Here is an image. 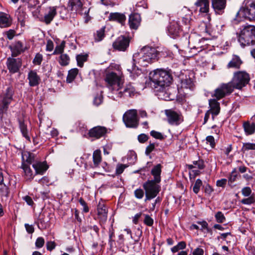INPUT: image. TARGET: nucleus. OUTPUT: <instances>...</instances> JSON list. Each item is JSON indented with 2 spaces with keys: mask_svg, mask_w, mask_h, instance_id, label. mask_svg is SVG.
I'll use <instances>...</instances> for the list:
<instances>
[{
  "mask_svg": "<svg viewBox=\"0 0 255 255\" xmlns=\"http://www.w3.org/2000/svg\"><path fill=\"white\" fill-rule=\"evenodd\" d=\"M179 14L180 18H178L177 21H171L167 27L168 33L173 38H176L183 33H188L193 23L192 13L189 9L183 8Z\"/></svg>",
  "mask_w": 255,
  "mask_h": 255,
  "instance_id": "f257e3e1",
  "label": "nucleus"
},
{
  "mask_svg": "<svg viewBox=\"0 0 255 255\" xmlns=\"http://www.w3.org/2000/svg\"><path fill=\"white\" fill-rule=\"evenodd\" d=\"M159 54V52L155 48L144 46L139 52L133 54L132 57L133 63L131 69H128V70L130 73H132L136 67V63L141 66H147L148 64L157 60Z\"/></svg>",
  "mask_w": 255,
  "mask_h": 255,
  "instance_id": "f03ea898",
  "label": "nucleus"
},
{
  "mask_svg": "<svg viewBox=\"0 0 255 255\" xmlns=\"http://www.w3.org/2000/svg\"><path fill=\"white\" fill-rule=\"evenodd\" d=\"M150 85L156 92H163L166 87L169 86L172 81V76L169 72L157 69L150 75Z\"/></svg>",
  "mask_w": 255,
  "mask_h": 255,
  "instance_id": "7ed1b4c3",
  "label": "nucleus"
},
{
  "mask_svg": "<svg viewBox=\"0 0 255 255\" xmlns=\"http://www.w3.org/2000/svg\"><path fill=\"white\" fill-rule=\"evenodd\" d=\"M238 40L243 47L255 44V26L248 25L242 26Z\"/></svg>",
  "mask_w": 255,
  "mask_h": 255,
  "instance_id": "20e7f679",
  "label": "nucleus"
},
{
  "mask_svg": "<svg viewBox=\"0 0 255 255\" xmlns=\"http://www.w3.org/2000/svg\"><path fill=\"white\" fill-rule=\"evenodd\" d=\"M14 89L12 87H7L0 95V116L1 118L6 113L9 104L13 100Z\"/></svg>",
  "mask_w": 255,
  "mask_h": 255,
  "instance_id": "39448f33",
  "label": "nucleus"
},
{
  "mask_svg": "<svg viewBox=\"0 0 255 255\" xmlns=\"http://www.w3.org/2000/svg\"><path fill=\"white\" fill-rule=\"evenodd\" d=\"M250 80V75L248 73L238 71L234 73L232 81L229 83L231 84L233 90L241 89L249 83Z\"/></svg>",
  "mask_w": 255,
  "mask_h": 255,
  "instance_id": "423d86ee",
  "label": "nucleus"
},
{
  "mask_svg": "<svg viewBox=\"0 0 255 255\" xmlns=\"http://www.w3.org/2000/svg\"><path fill=\"white\" fill-rule=\"evenodd\" d=\"M243 4L237 14L240 13L250 21H255V0H245Z\"/></svg>",
  "mask_w": 255,
  "mask_h": 255,
  "instance_id": "0eeeda50",
  "label": "nucleus"
},
{
  "mask_svg": "<svg viewBox=\"0 0 255 255\" xmlns=\"http://www.w3.org/2000/svg\"><path fill=\"white\" fill-rule=\"evenodd\" d=\"M155 181L148 180L143 184L145 190V201L150 200L156 197L160 191V186Z\"/></svg>",
  "mask_w": 255,
  "mask_h": 255,
  "instance_id": "6e6552de",
  "label": "nucleus"
},
{
  "mask_svg": "<svg viewBox=\"0 0 255 255\" xmlns=\"http://www.w3.org/2000/svg\"><path fill=\"white\" fill-rule=\"evenodd\" d=\"M123 121L127 128H137L139 125L137 111L131 109L126 111L123 116Z\"/></svg>",
  "mask_w": 255,
  "mask_h": 255,
  "instance_id": "1a4fd4ad",
  "label": "nucleus"
},
{
  "mask_svg": "<svg viewBox=\"0 0 255 255\" xmlns=\"http://www.w3.org/2000/svg\"><path fill=\"white\" fill-rule=\"evenodd\" d=\"M196 7L199 8V11L200 13H206L208 21L204 22L205 26V31L208 32L211 27L210 21L211 20V16L208 14L210 8L209 0H197L195 3Z\"/></svg>",
  "mask_w": 255,
  "mask_h": 255,
  "instance_id": "9d476101",
  "label": "nucleus"
},
{
  "mask_svg": "<svg viewBox=\"0 0 255 255\" xmlns=\"http://www.w3.org/2000/svg\"><path fill=\"white\" fill-rule=\"evenodd\" d=\"M233 91L230 83H222L214 90V93L212 94V97L215 98V99L220 100L230 95Z\"/></svg>",
  "mask_w": 255,
  "mask_h": 255,
  "instance_id": "9b49d317",
  "label": "nucleus"
},
{
  "mask_svg": "<svg viewBox=\"0 0 255 255\" xmlns=\"http://www.w3.org/2000/svg\"><path fill=\"white\" fill-rule=\"evenodd\" d=\"M165 114L168 123L172 126H178L183 122V116L180 112H175L172 109L166 110Z\"/></svg>",
  "mask_w": 255,
  "mask_h": 255,
  "instance_id": "f8f14e48",
  "label": "nucleus"
},
{
  "mask_svg": "<svg viewBox=\"0 0 255 255\" xmlns=\"http://www.w3.org/2000/svg\"><path fill=\"white\" fill-rule=\"evenodd\" d=\"M130 38L121 35L118 37L113 43V48L119 51H125L129 47Z\"/></svg>",
  "mask_w": 255,
  "mask_h": 255,
  "instance_id": "ddd939ff",
  "label": "nucleus"
},
{
  "mask_svg": "<svg viewBox=\"0 0 255 255\" xmlns=\"http://www.w3.org/2000/svg\"><path fill=\"white\" fill-rule=\"evenodd\" d=\"M108 132V129L103 126H96L91 128L88 133L90 137L98 139L104 137Z\"/></svg>",
  "mask_w": 255,
  "mask_h": 255,
  "instance_id": "4468645a",
  "label": "nucleus"
},
{
  "mask_svg": "<svg viewBox=\"0 0 255 255\" xmlns=\"http://www.w3.org/2000/svg\"><path fill=\"white\" fill-rule=\"evenodd\" d=\"M22 65V61L20 58H13L8 57L6 61V66L9 72L14 74L19 71Z\"/></svg>",
  "mask_w": 255,
  "mask_h": 255,
  "instance_id": "2eb2a0df",
  "label": "nucleus"
},
{
  "mask_svg": "<svg viewBox=\"0 0 255 255\" xmlns=\"http://www.w3.org/2000/svg\"><path fill=\"white\" fill-rule=\"evenodd\" d=\"M97 215L101 226L104 224L107 220L108 209L103 203H99L97 206Z\"/></svg>",
  "mask_w": 255,
  "mask_h": 255,
  "instance_id": "dca6fc26",
  "label": "nucleus"
},
{
  "mask_svg": "<svg viewBox=\"0 0 255 255\" xmlns=\"http://www.w3.org/2000/svg\"><path fill=\"white\" fill-rule=\"evenodd\" d=\"M84 0H69L67 7L73 11L80 13L82 14V10L83 6Z\"/></svg>",
  "mask_w": 255,
  "mask_h": 255,
  "instance_id": "f3484780",
  "label": "nucleus"
},
{
  "mask_svg": "<svg viewBox=\"0 0 255 255\" xmlns=\"http://www.w3.org/2000/svg\"><path fill=\"white\" fill-rule=\"evenodd\" d=\"M57 7L56 6H49L48 7V12L45 14L41 21L47 25L49 24L57 14Z\"/></svg>",
  "mask_w": 255,
  "mask_h": 255,
  "instance_id": "a211bd4d",
  "label": "nucleus"
},
{
  "mask_svg": "<svg viewBox=\"0 0 255 255\" xmlns=\"http://www.w3.org/2000/svg\"><path fill=\"white\" fill-rule=\"evenodd\" d=\"M102 154L100 149L95 150L93 154V162L90 163L89 165H87L90 168H96L99 167L100 163L102 162Z\"/></svg>",
  "mask_w": 255,
  "mask_h": 255,
  "instance_id": "6ab92c4d",
  "label": "nucleus"
},
{
  "mask_svg": "<svg viewBox=\"0 0 255 255\" xmlns=\"http://www.w3.org/2000/svg\"><path fill=\"white\" fill-rule=\"evenodd\" d=\"M226 5V0H212V6L217 14H222Z\"/></svg>",
  "mask_w": 255,
  "mask_h": 255,
  "instance_id": "aec40b11",
  "label": "nucleus"
},
{
  "mask_svg": "<svg viewBox=\"0 0 255 255\" xmlns=\"http://www.w3.org/2000/svg\"><path fill=\"white\" fill-rule=\"evenodd\" d=\"M21 168L23 169L22 176L27 181H31L35 174L33 172L32 169L28 164H25V162H22Z\"/></svg>",
  "mask_w": 255,
  "mask_h": 255,
  "instance_id": "412c9836",
  "label": "nucleus"
},
{
  "mask_svg": "<svg viewBox=\"0 0 255 255\" xmlns=\"http://www.w3.org/2000/svg\"><path fill=\"white\" fill-rule=\"evenodd\" d=\"M140 21L141 17L138 13H131L129 16L128 23L131 29H137L140 25Z\"/></svg>",
  "mask_w": 255,
  "mask_h": 255,
  "instance_id": "4be33fe9",
  "label": "nucleus"
},
{
  "mask_svg": "<svg viewBox=\"0 0 255 255\" xmlns=\"http://www.w3.org/2000/svg\"><path fill=\"white\" fill-rule=\"evenodd\" d=\"M32 167L35 170V174L43 175L48 169V166L45 162L36 161L32 164Z\"/></svg>",
  "mask_w": 255,
  "mask_h": 255,
  "instance_id": "5701e85b",
  "label": "nucleus"
},
{
  "mask_svg": "<svg viewBox=\"0 0 255 255\" xmlns=\"http://www.w3.org/2000/svg\"><path fill=\"white\" fill-rule=\"evenodd\" d=\"M105 80L109 86L119 85L120 79L116 73L112 72L106 73Z\"/></svg>",
  "mask_w": 255,
  "mask_h": 255,
  "instance_id": "b1692460",
  "label": "nucleus"
},
{
  "mask_svg": "<svg viewBox=\"0 0 255 255\" xmlns=\"http://www.w3.org/2000/svg\"><path fill=\"white\" fill-rule=\"evenodd\" d=\"M27 79L29 81V85L31 87L38 86L41 80L40 77L37 75L36 72L34 70H31L29 72Z\"/></svg>",
  "mask_w": 255,
  "mask_h": 255,
  "instance_id": "393cba45",
  "label": "nucleus"
},
{
  "mask_svg": "<svg viewBox=\"0 0 255 255\" xmlns=\"http://www.w3.org/2000/svg\"><path fill=\"white\" fill-rule=\"evenodd\" d=\"M12 24V18L9 14L4 12H0V27L6 28Z\"/></svg>",
  "mask_w": 255,
  "mask_h": 255,
  "instance_id": "a878e982",
  "label": "nucleus"
},
{
  "mask_svg": "<svg viewBox=\"0 0 255 255\" xmlns=\"http://www.w3.org/2000/svg\"><path fill=\"white\" fill-rule=\"evenodd\" d=\"M10 48L12 57H16L25 51L23 45L20 41L16 42L13 46H10Z\"/></svg>",
  "mask_w": 255,
  "mask_h": 255,
  "instance_id": "bb28decb",
  "label": "nucleus"
},
{
  "mask_svg": "<svg viewBox=\"0 0 255 255\" xmlns=\"http://www.w3.org/2000/svg\"><path fill=\"white\" fill-rule=\"evenodd\" d=\"M110 21H117L123 25L126 20V16L124 13L120 12H111L109 16Z\"/></svg>",
  "mask_w": 255,
  "mask_h": 255,
  "instance_id": "cd10ccee",
  "label": "nucleus"
},
{
  "mask_svg": "<svg viewBox=\"0 0 255 255\" xmlns=\"http://www.w3.org/2000/svg\"><path fill=\"white\" fill-rule=\"evenodd\" d=\"M210 111L213 116L218 115L220 112V103L218 102V100L215 99H210L209 101ZM214 119V116L212 117Z\"/></svg>",
  "mask_w": 255,
  "mask_h": 255,
  "instance_id": "c85d7f7f",
  "label": "nucleus"
},
{
  "mask_svg": "<svg viewBox=\"0 0 255 255\" xmlns=\"http://www.w3.org/2000/svg\"><path fill=\"white\" fill-rule=\"evenodd\" d=\"M162 165L160 164H157L153 166L151 170V174L153 176L154 179L152 181H155L156 183H160L161 181V173Z\"/></svg>",
  "mask_w": 255,
  "mask_h": 255,
  "instance_id": "c756f323",
  "label": "nucleus"
},
{
  "mask_svg": "<svg viewBox=\"0 0 255 255\" xmlns=\"http://www.w3.org/2000/svg\"><path fill=\"white\" fill-rule=\"evenodd\" d=\"M242 64V61L240 58L238 56H235L228 64L227 67L228 68L239 69Z\"/></svg>",
  "mask_w": 255,
  "mask_h": 255,
  "instance_id": "7c9ffc66",
  "label": "nucleus"
},
{
  "mask_svg": "<svg viewBox=\"0 0 255 255\" xmlns=\"http://www.w3.org/2000/svg\"><path fill=\"white\" fill-rule=\"evenodd\" d=\"M22 162H25V164H28L30 165L34 163V155L29 152H24L22 154Z\"/></svg>",
  "mask_w": 255,
  "mask_h": 255,
  "instance_id": "2f4dec72",
  "label": "nucleus"
},
{
  "mask_svg": "<svg viewBox=\"0 0 255 255\" xmlns=\"http://www.w3.org/2000/svg\"><path fill=\"white\" fill-rule=\"evenodd\" d=\"M244 130L247 135L253 134L255 132V124L254 123H250L246 122L243 124Z\"/></svg>",
  "mask_w": 255,
  "mask_h": 255,
  "instance_id": "473e14b6",
  "label": "nucleus"
},
{
  "mask_svg": "<svg viewBox=\"0 0 255 255\" xmlns=\"http://www.w3.org/2000/svg\"><path fill=\"white\" fill-rule=\"evenodd\" d=\"M17 18L18 21L21 26H25V19L27 17L26 12L22 9L18 8L17 11Z\"/></svg>",
  "mask_w": 255,
  "mask_h": 255,
  "instance_id": "72a5a7b5",
  "label": "nucleus"
},
{
  "mask_svg": "<svg viewBox=\"0 0 255 255\" xmlns=\"http://www.w3.org/2000/svg\"><path fill=\"white\" fill-rule=\"evenodd\" d=\"M19 127L23 136H24L28 141H30V138L28 135L27 126L25 124L23 121H19Z\"/></svg>",
  "mask_w": 255,
  "mask_h": 255,
  "instance_id": "f704fd0d",
  "label": "nucleus"
},
{
  "mask_svg": "<svg viewBox=\"0 0 255 255\" xmlns=\"http://www.w3.org/2000/svg\"><path fill=\"white\" fill-rule=\"evenodd\" d=\"M135 91V88L131 84H128L124 88V91L120 92L119 94L123 93L125 96L131 97L134 95Z\"/></svg>",
  "mask_w": 255,
  "mask_h": 255,
  "instance_id": "c9c22d12",
  "label": "nucleus"
},
{
  "mask_svg": "<svg viewBox=\"0 0 255 255\" xmlns=\"http://www.w3.org/2000/svg\"><path fill=\"white\" fill-rule=\"evenodd\" d=\"M78 69L77 68H73L69 71L66 79V82L68 83H71L75 79L78 73Z\"/></svg>",
  "mask_w": 255,
  "mask_h": 255,
  "instance_id": "e433bc0d",
  "label": "nucleus"
},
{
  "mask_svg": "<svg viewBox=\"0 0 255 255\" xmlns=\"http://www.w3.org/2000/svg\"><path fill=\"white\" fill-rule=\"evenodd\" d=\"M193 86V81L190 77H186L181 81V87L183 88L192 89Z\"/></svg>",
  "mask_w": 255,
  "mask_h": 255,
  "instance_id": "4c0bfd02",
  "label": "nucleus"
},
{
  "mask_svg": "<svg viewBox=\"0 0 255 255\" xmlns=\"http://www.w3.org/2000/svg\"><path fill=\"white\" fill-rule=\"evenodd\" d=\"M188 167L189 169H192L194 168L203 169L205 167L204 161L202 159H199L197 161H193L192 164L188 165Z\"/></svg>",
  "mask_w": 255,
  "mask_h": 255,
  "instance_id": "58836bf2",
  "label": "nucleus"
},
{
  "mask_svg": "<svg viewBox=\"0 0 255 255\" xmlns=\"http://www.w3.org/2000/svg\"><path fill=\"white\" fill-rule=\"evenodd\" d=\"M105 29L104 27L96 31L94 34L95 41L99 42L103 40L105 36Z\"/></svg>",
  "mask_w": 255,
  "mask_h": 255,
  "instance_id": "ea45409f",
  "label": "nucleus"
},
{
  "mask_svg": "<svg viewBox=\"0 0 255 255\" xmlns=\"http://www.w3.org/2000/svg\"><path fill=\"white\" fill-rule=\"evenodd\" d=\"M88 54H79L76 56V60L77 62V65L80 67L83 66L84 62L87 61L88 59Z\"/></svg>",
  "mask_w": 255,
  "mask_h": 255,
  "instance_id": "a19ab883",
  "label": "nucleus"
},
{
  "mask_svg": "<svg viewBox=\"0 0 255 255\" xmlns=\"http://www.w3.org/2000/svg\"><path fill=\"white\" fill-rule=\"evenodd\" d=\"M70 58L67 54H61L59 60V64L63 66H67L69 64Z\"/></svg>",
  "mask_w": 255,
  "mask_h": 255,
  "instance_id": "79ce46f5",
  "label": "nucleus"
},
{
  "mask_svg": "<svg viewBox=\"0 0 255 255\" xmlns=\"http://www.w3.org/2000/svg\"><path fill=\"white\" fill-rule=\"evenodd\" d=\"M186 247V243L184 241H181L178 243L176 246L171 248V250L173 253H176L179 250H183Z\"/></svg>",
  "mask_w": 255,
  "mask_h": 255,
  "instance_id": "37998d69",
  "label": "nucleus"
},
{
  "mask_svg": "<svg viewBox=\"0 0 255 255\" xmlns=\"http://www.w3.org/2000/svg\"><path fill=\"white\" fill-rule=\"evenodd\" d=\"M249 150H255V143L250 142L244 143L241 148V151L245 153Z\"/></svg>",
  "mask_w": 255,
  "mask_h": 255,
  "instance_id": "c03bdc74",
  "label": "nucleus"
},
{
  "mask_svg": "<svg viewBox=\"0 0 255 255\" xmlns=\"http://www.w3.org/2000/svg\"><path fill=\"white\" fill-rule=\"evenodd\" d=\"M65 47V42L62 41V42L59 45H57L53 53V55H56L59 54H62L64 51Z\"/></svg>",
  "mask_w": 255,
  "mask_h": 255,
  "instance_id": "a18cd8bd",
  "label": "nucleus"
},
{
  "mask_svg": "<svg viewBox=\"0 0 255 255\" xmlns=\"http://www.w3.org/2000/svg\"><path fill=\"white\" fill-rule=\"evenodd\" d=\"M216 221L219 223H222L226 220V218L223 213L221 211H218L215 215Z\"/></svg>",
  "mask_w": 255,
  "mask_h": 255,
  "instance_id": "49530a36",
  "label": "nucleus"
},
{
  "mask_svg": "<svg viewBox=\"0 0 255 255\" xmlns=\"http://www.w3.org/2000/svg\"><path fill=\"white\" fill-rule=\"evenodd\" d=\"M0 192L2 196L7 197L8 195V188L3 183L0 184Z\"/></svg>",
  "mask_w": 255,
  "mask_h": 255,
  "instance_id": "de8ad7c7",
  "label": "nucleus"
},
{
  "mask_svg": "<svg viewBox=\"0 0 255 255\" xmlns=\"http://www.w3.org/2000/svg\"><path fill=\"white\" fill-rule=\"evenodd\" d=\"M202 185V181L200 179L196 180L193 187V191L195 194L199 193L201 186Z\"/></svg>",
  "mask_w": 255,
  "mask_h": 255,
  "instance_id": "09e8293b",
  "label": "nucleus"
},
{
  "mask_svg": "<svg viewBox=\"0 0 255 255\" xmlns=\"http://www.w3.org/2000/svg\"><path fill=\"white\" fill-rule=\"evenodd\" d=\"M143 215L144 217L143 220L144 224L149 227L152 226L153 224V219L149 215L143 214Z\"/></svg>",
  "mask_w": 255,
  "mask_h": 255,
  "instance_id": "8fccbe9b",
  "label": "nucleus"
},
{
  "mask_svg": "<svg viewBox=\"0 0 255 255\" xmlns=\"http://www.w3.org/2000/svg\"><path fill=\"white\" fill-rule=\"evenodd\" d=\"M241 202L245 205H251L255 203V199L254 196H251L249 198L243 199Z\"/></svg>",
  "mask_w": 255,
  "mask_h": 255,
  "instance_id": "3c124183",
  "label": "nucleus"
},
{
  "mask_svg": "<svg viewBox=\"0 0 255 255\" xmlns=\"http://www.w3.org/2000/svg\"><path fill=\"white\" fill-rule=\"evenodd\" d=\"M103 97L101 94H97L94 98L93 104L96 106H99L103 102Z\"/></svg>",
  "mask_w": 255,
  "mask_h": 255,
  "instance_id": "603ef678",
  "label": "nucleus"
},
{
  "mask_svg": "<svg viewBox=\"0 0 255 255\" xmlns=\"http://www.w3.org/2000/svg\"><path fill=\"white\" fill-rule=\"evenodd\" d=\"M150 133L152 137L156 139L162 140L164 138V136L161 132L156 131L155 130L151 131Z\"/></svg>",
  "mask_w": 255,
  "mask_h": 255,
  "instance_id": "864d4df0",
  "label": "nucleus"
},
{
  "mask_svg": "<svg viewBox=\"0 0 255 255\" xmlns=\"http://www.w3.org/2000/svg\"><path fill=\"white\" fill-rule=\"evenodd\" d=\"M42 55L40 53H37L33 60V63L35 65H39L42 61Z\"/></svg>",
  "mask_w": 255,
  "mask_h": 255,
  "instance_id": "5fc2aeb1",
  "label": "nucleus"
},
{
  "mask_svg": "<svg viewBox=\"0 0 255 255\" xmlns=\"http://www.w3.org/2000/svg\"><path fill=\"white\" fill-rule=\"evenodd\" d=\"M134 194L136 198L141 199L143 197L144 193L142 189L139 188L134 191Z\"/></svg>",
  "mask_w": 255,
  "mask_h": 255,
  "instance_id": "6e6d98bb",
  "label": "nucleus"
},
{
  "mask_svg": "<svg viewBox=\"0 0 255 255\" xmlns=\"http://www.w3.org/2000/svg\"><path fill=\"white\" fill-rule=\"evenodd\" d=\"M127 166L123 164H118L116 167V173L117 175L122 174Z\"/></svg>",
  "mask_w": 255,
  "mask_h": 255,
  "instance_id": "4d7b16f0",
  "label": "nucleus"
},
{
  "mask_svg": "<svg viewBox=\"0 0 255 255\" xmlns=\"http://www.w3.org/2000/svg\"><path fill=\"white\" fill-rule=\"evenodd\" d=\"M80 204L83 206V212L84 213H88L89 211V208L86 202L82 198H80L79 200Z\"/></svg>",
  "mask_w": 255,
  "mask_h": 255,
  "instance_id": "13d9d810",
  "label": "nucleus"
},
{
  "mask_svg": "<svg viewBox=\"0 0 255 255\" xmlns=\"http://www.w3.org/2000/svg\"><path fill=\"white\" fill-rule=\"evenodd\" d=\"M238 176V173L236 168H234L230 174L229 181L231 183L234 182Z\"/></svg>",
  "mask_w": 255,
  "mask_h": 255,
  "instance_id": "bf43d9fd",
  "label": "nucleus"
},
{
  "mask_svg": "<svg viewBox=\"0 0 255 255\" xmlns=\"http://www.w3.org/2000/svg\"><path fill=\"white\" fill-rule=\"evenodd\" d=\"M44 239L42 237H38L35 242V246L37 248H42L44 245Z\"/></svg>",
  "mask_w": 255,
  "mask_h": 255,
  "instance_id": "052dcab7",
  "label": "nucleus"
},
{
  "mask_svg": "<svg viewBox=\"0 0 255 255\" xmlns=\"http://www.w3.org/2000/svg\"><path fill=\"white\" fill-rule=\"evenodd\" d=\"M22 2H26L28 3L29 7H34L39 3L38 0H21Z\"/></svg>",
  "mask_w": 255,
  "mask_h": 255,
  "instance_id": "680f3d73",
  "label": "nucleus"
},
{
  "mask_svg": "<svg viewBox=\"0 0 255 255\" xmlns=\"http://www.w3.org/2000/svg\"><path fill=\"white\" fill-rule=\"evenodd\" d=\"M155 148V144L153 143H151L150 142V143L149 145H148L145 149V153L146 155H148Z\"/></svg>",
  "mask_w": 255,
  "mask_h": 255,
  "instance_id": "e2e57ef3",
  "label": "nucleus"
},
{
  "mask_svg": "<svg viewBox=\"0 0 255 255\" xmlns=\"http://www.w3.org/2000/svg\"><path fill=\"white\" fill-rule=\"evenodd\" d=\"M137 139L139 142L144 143L148 140V136L145 134L142 133L138 136Z\"/></svg>",
  "mask_w": 255,
  "mask_h": 255,
  "instance_id": "0e129e2a",
  "label": "nucleus"
},
{
  "mask_svg": "<svg viewBox=\"0 0 255 255\" xmlns=\"http://www.w3.org/2000/svg\"><path fill=\"white\" fill-rule=\"evenodd\" d=\"M242 192L244 196L248 197L251 195L252 193V190L250 187H246L242 189Z\"/></svg>",
  "mask_w": 255,
  "mask_h": 255,
  "instance_id": "69168bd1",
  "label": "nucleus"
},
{
  "mask_svg": "<svg viewBox=\"0 0 255 255\" xmlns=\"http://www.w3.org/2000/svg\"><path fill=\"white\" fill-rule=\"evenodd\" d=\"M56 245L54 242L49 241L46 243V247L47 250L51 251L55 249Z\"/></svg>",
  "mask_w": 255,
  "mask_h": 255,
  "instance_id": "338daca9",
  "label": "nucleus"
},
{
  "mask_svg": "<svg viewBox=\"0 0 255 255\" xmlns=\"http://www.w3.org/2000/svg\"><path fill=\"white\" fill-rule=\"evenodd\" d=\"M206 140L209 142L212 147H214L215 146V142L214 137L213 136L209 135L207 136Z\"/></svg>",
  "mask_w": 255,
  "mask_h": 255,
  "instance_id": "774afa93",
  "label": "nucleus"
}]
</instances>
